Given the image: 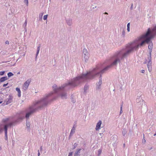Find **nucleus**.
Here are the masks:
<instances>
[{
  "mask_svg": "<svg viewBox=\"0 0 156 156\" xmlns=\"http://www.w3.org/2000/svg\"><path fill=\"white\" fill-rule=\"evenodd\" d=\"M156 34L151 32L150 28L147 31L143 34L133 42L129 44L125 49H123L119 51L117 56L120 59H123L127 57L131 53L137 51L139 47L144 45L145 44H149L148 48L150 51H152L153 44L151 39L153 38Z\"/></svg>",
  "mask_w": 156,
  "mask_h": 156,
  "instance_id": "nucleus-1",
  "label": "nucleus"
},
{
  "mask_svg": "<svg viewBox=\"0 0 156 156\" xmlns=\"http://www.w3.org/2000/svg\"><path fill=\"white\" fill-rule=\"evenodd\" d=\"M53 94L52 92H51L46 94L43 98L36 102L34 105L30 107L28 109V112L25 115V118L27 119L26 125L29 129L30 128V124L29 122H28L27 120L30 116L37 110L41 109L49 104L52 100H48V98L51 96Z\"/></svg>",
  "mask_w": 156,
  "mask_h": 156,
  "instance_id": "nucleus-2",
  "label": "nucleus"
},
{
  "mask_svg": "<svg viewBox=\"0 0 156 156\" xmlns=\"http://www.w3.org/2000/svg\"><path fill=\"white\" fill-rule=\"evenodd\" d=\"M120 61V59L119 58V57L117 55H116L114 57V61L113 62L111 65L108 66L103 69L101 70V69L99 67H97L94 70L89 72V73H94L92 75H90V76L92 75L93 76V77L90 79L94 78L96 77H99V81L97 84L96 86V89L97 90H99L101 89V86L102 83L101 74L104 73L113 66L116 65L117 63L119 62Z\"/></svg>",
  "mask_w": 156,
  "mask_h": 156,
  "instance_id": "nucleus-3",
  "label": "nucleus"
},
{
  "mask_svg": "<svg viewBox=\"0 0 156 156\" xmlns=\"http://www.w3.org/2000/svg\"><path fill=\"white\" fill-rule=\"evenodd\" d=\"M94 73H89V72L86 73L82 74L72 79L68 83H65L66 87L67 86L73 87L77 86L80 83L93 77V75H91V76H90V75H92Z\"/></svg>",
  "mask_w": 156,
  "mask_h": 156,
  "instance_id": "nucleus-4",
  "label": "nucleus"
},
{
  "mask_svg": "<svg viewBox=\"0 0 156 156\" xmlns=\"http://www.w3.org/2000/svg\"><path fill=\"white\" fill-rule=\"evenodd\" d=\"M14 122H10L9 123L5 124L4 126V129L5 130V139L6 140H8L7 136V129L8 128L12 126Z\"/></svg>",
  "mask_w": 156,
  "mask_h": 156,
  "instance_id": "nucleus-5",
  "label": "nucleus"
},
{
  "mask_svg": "<svg viewBox=\"0 0 156 156\" xmlns=\"http://www.w3.org/2000/svg\"><path fill=\"white\" fill-rule=\"evenodd\" d=\"M147 59L148 61L147 64V66L148 71H149V72H151L152 70L151 51H150V56L148 57Z\"/></svg>",
  "mask_w": 156,
  "mask_h": 156,
  "instance_id": "nucleus-6",
  "label": "nucleus"
},
{
  "mask_svg": "<svg viewBox=\"0 0 156 156\" xmlns=\"http://www.w3.org/2000/svg\"><path fill=\"white\" fill-rule=\"evenodd\" d=\"M66 87L65 84H63L61 87H58L56 85L54 84L53 86V88L54 91L55 93H57L63 90Z\"/></svg>",
  "mask_w": 156,
  "mask_h": 156,
  "instance_id": "nucleus-7",
  "label": "nucleus"
},
{
  "mask_svg": "<svg viewBox=\"0 0 156 156\" xmlns=\"http://www.w3.org/2000/svg\"><path fill=\"white\" fill-rule=\"evenodd\" d=\"M30 82L31 80H28L24 83L22 86V89L24 90L25 91L28 89Z\"/></svg>",
  "mask_w": 156,
  "mask_h": 156,
  "instance_id": "nucleus-8",
  "label": "nucleus"
},
{
  "mask_svg": "<svg viewBox=\"0 0 156 156\" xmlns=\"http://www.w3.org/2000/svg\"><path fill=\"white\" fill-rule=\"evenodd\" d=\"M13 97L11 95L9 96L8 98L6 100V105L9 104L12 102L13 100Z\"/></svg>",
  "mask_w": 156,
  "mask_h": 156,
  "instance_id": "nucleus-9",
  "label": "nucleus"
},
{
  "mask_svg": "<svg viewBox=\"0 0 156 156\" xmlns=\"http://www.w3.org/2000/svg\"><path fill=\"white\" fill-rule=\"evenodd\" d=\"M59 97L62 99H66L67 98V95L66 93L64 92H61L59 95Z\"/></svg>",
  "mask_w": 156,
  "mask_h": 156,
  "instance_id": "nucleus-10",
  "label": "nucleus"
},
{
  "mask_svg": "<svg viewBox=\"0 0 156 156\" xmlns=\"http://www.w3.org/2000/svg\"><path fill=\"white\" fill-rule=\"evenodd\" d=\"M101 121L99 120L98 122L97 123L95 128V129L97 131L99 130L100 129V127L101 124Z\"/></svg>",
  "mask_w": 156,
  "mask_h": 156,
  "instance_id": "nucleus-11",
  "label": "nucleus"
},
{
  "mask_svg": "<svg viewBox=\"0 0 156 156\" xmlns=\"http://www.w3.org/2000/svg\"><path fill=\"white\" fill-rule=\"evenodd\" d=\"M81 150V149L80 148H78L77 149L76 151L75 152L74 156H80Z\"/></svg>",
  "mask_w": 156,
  "mask_h": 156,
  "instance_id": "nucleus-12",
  "label": "nucleus"
},
{
  "mask_svg": "<svg viewBox=\"0 0 156 156\" xmlns=\"http://www.w3.org/2000/svg\"><path fill=\"white\" fill-rule=\"evenodd\" d=\"M66 23L69 26H71L72 25V20L71 19H68L66 20Z\"/></svg>",
  "mask_w": 156,
  "mask_h": 156,
  "instance_id": "nucleus-13",
  "label": "nucleus"
},
{
  "mask_svg": "<svg viewBox=\"0 0 156 156\" xmlns=\"http://www.w3.org/2000/svg\"><path fill=\"white\" fill-rule=\"evenodd\" d=\"M8 79L7 76H4L0 79V82H2Z\"/></svg>",
  "mask_w": 156,
  "mask_h": 156,
  "instance_id": "nucleus-14",
  "label": "nucleus"
},
{
  "mask_svg": "<svg viewBox=\"0 0 156 156\" xmlns=\"http://www.w3.org/2000/svg\"><path fill=\"white\" fill-rule=\"evenodd\" d=\"M83 54L84 55V58H85L86 56H87L88 55V53L87 50L86 48H84L83 50Z\"/></svg>",
  "mask_w": 156,
  "mask_h": 156,
  "instance_id": "nucleus-15",
  "label": "nucleus"
},
{
  "mask_svg": "<svg viewBox=\"0 0 156 156\" xmlns=\"http://www.w3.org/2000/svg\"><path fill=\"white\" fill-rule=\"evenodd\" d=\"M136 101L137 102L138 101L139 103H140L141 104H143V100L140 97H139V98H137Z\"/></svg>",
  "mask_w": 156,
  "mask_h": 156,
  "instance_id": "nucleus-16",
  "label": "nucleus"
},
{
  "mask_svg": "<svg viewBox=\"0 0 156 156\" xmlns=\"http://www.w3.org/2000/svg\"><path fill=\"white\" fill-rule=\"evenodd\" d=\"M75 128L74 127H73L70 133V136H72L73 134L75 132Z\"/></svg>",
  "mask_w": 156,
  "mask_h": 156,
  "instance_id": "nucleus-17",
  "label": "nucleus"
},
{
  "mask_svg": "<svg viewBox=\"0 0 156 156\" xmlns=\"http://www.w3.org/2000/svg\"><path fill=\"white\" fill-rule=\"evenodd\" d=\"M41 47V45L40 44L39 45V46L37 47V52L36 54V58H37V55H38V54H39V51L40 50V48Z\"/></svg>",
  "mask_w": 156,
  "mask_h": 156,
  "instance_id": "nucleus-18",
  "label": "nucleus"
},
{
  "mask_svg": "<svg viewBox=\"0 0 156 156\" xmlns=\"http://www.w3.org/2000/svg\"><path fill=\"white\" fill-rule=\"evenodd\" d=\"M16 90L18 92V96L19 97H20L21 96V91L20 89L19 88L17 87L16 88Z\"/></svg>",
  "mask_w": 156,
  "mask_h": 156,
  "instance_id": "nucleus-19",
  "label": "nucleus"
},
{
  "mask_svg": "<svg viewBox=\"0 0 156 156\" xmlns=\"http://www.w3.org/2000/svg\"><path fill=\"white\" fill-rule=\"evenodd\" d=\"M44 14V12H41L39 14V18L40 20H42V16Z\"/></svg>",
  "mask_w": 156,
  "mask_h": 156,
  "instance_id": "nucleus-20",
  "label": "nucleus"
},
{
  "mask_svg": "<svg viewBox=\"0 0 156 156\" xmlns=\"http://www.w3.org/2000/svg\"><path fill=\"white\" fill-rule=\"evenodd\" d=\"M151 32L156 34V26L151 30Z\"/></svg>",
  "mask_w": 156,
  "mask_h": 156,
  "instance_id": "nucleus-21",
  "label": "nucleus"
},
{
  "mask_svg": "<svg viewBox=\"0 0 156 156\" xmlns=\"http://www.w3.org/2000/svg\"><path fill=\"white\" fill-rule=\"evenodd\" d=\"M9 120V119L8 118H7L6 119H3L2 120V121L4 123H6V122L8 121Z\"/></svg>",
  "mask_w": 156,
  "mask_h": 156,
  "instance_id": "nucleus-22",
  "label": "nucleus"
},
{
  "mask_svg": "<svg viewBox=\"0 0 156 156\" xmlns=\"http://www.w3.org/2000/svg\"><path fill=\"white\" fill-rule=\"evenodd\" d=\"M127 133V132L126 130L125 129H123L122 131V133L123 136H124Z\"/></svg>",
  "mask_w": 156,
  "mask_h": 156,
  "instance_id": "nucleus-23",
  "label": "nucleus"
},
{
  "mask_svg": "<svg viewBox=\"0 0 156 156\" xmlns=\"http://www.w3.org/2000/svg\"><path fill=\"white\" fill-rule=\"evenodd\" d=\"M27 23V20H25V22L23 25V27L25 28L26 27Z\"/></svg>",
  "mask_w": 156,
  "mask_h": 156,
  "instance_id": "nucleus-24",
  "label": "nucleus"
},
{
  "mask_svg": "<svg viewBox=\"0 0 156 156\" xmlns=\"http://www.w3.org/2000/svg\"><path fill=\"white\" fill-rule=\"evenodd\" d=\"M7 75L9 77L13 76V74L11 72H9L8 73Z\"/></svg>",
  "mask_w": 156,
  "mask_h": 156,
  "instance_id": "nucleus-25",
  "label": "nucleus"
},
{
  "mask_svg": "<svg viewBox=\"0 0 156 156\" xmlns=\"http://www.w3.org/2000/svg\"><path fill=\"white\" fill-rule=\"evenodd\" d=\"M129 27H130V23H128L127 24V30L128 32H129L130 31Z\"/></svg>",
  "mask_w": 156,
  "mask_h": 156,
  "instance_id": "nucleus-26",
  "label": "nucleus"
},
{
  "mask_svg": "<svg viewBox=\"0 0 156 156\" xmlns=\"http://www.w3.org/2000/svg\"><path fill=\"white\" fill-rule=\"evenodd\" d=\"M88 88V86H85L84 87V92H86Z\"/></svg>",
  "mask_w": 156,
  "mask_h": 156,
  "instance_id": "nucleus-27",
  "label": "nucleus"
},
{
  "mask_svg": "<svg viewBox=\"0 0 156 156\" xmlns=\"http://www.w3.org/2000/svg\"><path fill=\"white\" fill-rule=\"evenodd\" d=\"M24 2L26 4L27 6L28 5V0H24Z\"/></svg>",
  "mask_w": 156,
  "mask_h": 156,
  "instance_id": "nucleus-28",
  "label": "nucleus"
},
{
  "mask_svg": "<svg viewBox=\"0 0 156 156\" xmlns=\"http://www.w3.org/2000/svg\"><path fill=\"white\" fill-rule=\"evenodd\" d=\"M48 16V15H44L43 17L44 20H46L47 19Z\"/></svg>",
  "mask_w": 156,
  "mask_h": 156,
  "instance_id": "nucleus-29",
  "label": "nucleus"
},
{
  "mask_svg": "<svg viewBox=\"0 0 156 156\" xmlns=\"http://www.w3.org/2000/svg\"><path fill=\"white\" fill-rule=\"evenodd\" d=\"M24 118H25V117H24V116H20L19 117V119H18V120H22L23 119H24Z\"/></svg>",
  "mask_w": 156,
  "mask_h": 156,
  "instance_id": "nucleus-30",
  "label": "nucleus"
},
{
  "mask_svg": "<svg viewBox=\"0 0 156 156\" xmlns=\"http://www.w3.org/2000/svg\"><path fill=\"white\" fill-rule=\"evenodd\" d=\"M122 105H121V107H120V114H121L122 112Z\"/></svg>",
  "mask_w": 156,
  "mask_h": 156,
  "instance_id": "nucleus-31",
  "label": "nucleus"
},
{
  "mask_svg": "<svg viewBox=\"0 0 156 156\" xmlns=\"http://www.w3.org/2000/svg\"><path fill=\"white\" fill-rule=\"evenodd\" d=\"M5 73V71H1L0 72V75H3Z\"/></svg>",
  "mask_w": 156,
  "mask_h": 156,
  "instance_id": "nucleus-32",
  "label": "nucleus"
},
{
  "mask_svg": "<svg viewBox=\"0 0 156 156\" xmlns=\"http://www.w3.org/2000/svg\"><path fill=\"white\" fill-rule=\"evenodd\" d=\"M122 34L123 37H124L125 35V32L124 30H123L122 32Z\"/></svg>",
  "mask_w": 156,
  "mask_h": 156,
  "instance_id": "nucleus-33",
  "label": "nucleus"
},
{
  "mask_svg": "<svg viewBox=\"0 0 156 156\" xmlns=\"http://www.w3.org/2000/svg\"><path fill=\"white\" fill-rule=\"evenodd\" d=\"M72 154H73V152H70L69 154V155H68V156H72Z\"/></svg>",
  "mask_w": 156,
  "mask_h": 156,
  "instance_id": "nucleus-34",
  "label": "nucleus"
},
{
  "mask_svg": "<svg viewBox=\"0 0 156 156\" xmlns=\"http://www.w3.org/2000/svg\"><path fill=\"white\" fill-rule=\"evenodd\" d=\"M5 44H9V42L8 41H6L5 42Z\"/></svg>",
  "mask_w": 156,
  "mask_h": 156,
  "instance_id": "nucleus-35",
  "label": "nucleus"
},
{
  "mask_svg": "<svg viewBox=\"0 0 156 156\" xmlns=\"http://www.w3.org/2000/svg\"><path fill=\"white\" fill-rule=\"evenodd\" d=\"M101 150H99L98 151V155L99 156L100 154H101Z\"/></svg>",
  "mask_w": 156,
  "mask_h": 156,
  "instance_id": "nucleus-36",
  "label": "nucleus"
},
{
  "mask_svg": "<svg viewBox=\"0 0 156 156\" xmlns=\"http://www.w3.org/2000/svg\"><path fill=\"white\" fill-rule=\"evenodd\" d=\"M8 83H7L6 84H4L3 85V87H5L8 85Z\"/></svg>",
  "mask_w": 156,
  "mask_h": 156,
  "instance_id": "nucleus-37",
  "label": "nucleus"
},
{
  "mask_svg": "<svg viewBox=\"0 0 156 156\" xmlns=\"http://www.w3.org/2000/svg\"><path fill=\"white\" fill-rule=\"evenodd\" d=\"M77 145V144L75 143L74 144L73 149H75L76 148V147Z\"/></svg>",
  "mask_w": 156,
  "mask_h": 156,
  "instance_id": "nucleus-38",
  "label": "nucleus"
},
{
  "mask_svg": "<svg viewBox=\"0 0 156 156\" xmlns=\"http://www.w3.org/2000/svg\"><path fill=\"white\" fill-rule=\"evenodd\" d=\"M141 72L142 73H144V72H145V70H141Z\"/></svg>",
  "mask_w": 156,
  "mask_h": 156,
  "instance_id": "nucleus-39",
  "label": "nucleus"
},
{
  "mask_svg": "<svg viewBox=\"0 0 156 156\" xmlns=\"http://www.w3.org/2000/svg\"><path fill=\"white\" fill-rule=\"evenodd\" d=\"M38 156H39L40 155V154L39 152V150H38Z\"/></svg>",
  "mask_w": 156,
  "mask_h": 156,
  "instance_id": "nucleus-40",
  "label": "nucleus"
},
{
  "mask_svg": "<svg viewBox=\"0 0 156 156\" xmlns=\"http://www.w3.org/2000/svg\"><path fill=\"white\" fill-rule=\"evenodd\" d=\"M99 134L100 135V136H101V137L103 135V133H99Z\"/></svg>",
  "mask_w": 156,
  "mask_h": 156,
  "instance_id": "nucleus-41",
  "label": "nucleus"
},
{
  "mask_svg": "<svg viewBox=\"0 0 156 156\" xmlns=\"http://www.w3.org/2000/svg\"><path fill=\"white\" fill-rule=\"evenodd\" d=\"M153 149V147H151L150 148H149V150H151L152 149Z\"/></svg>",
  "mask_w": 156,
  "mask_h": 156,
  "instance_id": "nucleus-42",
  "label": "nucleus"
},
{
  "mask_svg": "<svg viewBox=\"0 0 156 156\" xmlns=\"http://www.w3.org/2000/svg\"><path fill=\"white\" fill-rule=\"evenodd\" d=\"M145 142H146V140H145V139H144V141H143V142L144 143H145Z\"/></svg>",
  "mask_w": 156,
  "mask_h": 156,
  "instance_id": "nucleus-43",
  "label": "nucleus"
},
{
  "mask_svg": "<svg viewBox=\"0 0 156 156\" xmlns=\"http://www.w3.org/2000/svg\"><path fill=\"white\" fill-rule=\"evenodd\" d=\"M24 29H25V31L26 32L27 31V29H26V28H24Z\"/></svg>",
  "mask_w": 156,
  "mask_h": 156,
  "instance_id": "nucleus-44",
  "label": "nucleus"
},
{
  "mask_svg": "<svg viewBox=\"0 0 156 156\" xmlns=\"http://www.w3.org/2000/svg\"><path fill=\"white\" fill-rule=\"evenodd\" d=\"M104 14H108V13L107 12H105Z\"/></svg>",
  "mask_w": 156,
  "mask_h": 156,
  "instance_id": "nucleus-45",
  "label": "nucleus"
},
{
  "mask_svg": "<svg viewBox=\"0 0 156 156\" xmlns=\"http://www.w3.org/2000/svg\"><path fill=\"white\" fill-rule=\"evenodd\" d=\"M17 74H20V72H19L17 73Z\"/></svg>",
  "mask_w": 156,
  "mask_h": 156,
  "instance_id": "nucleus-46",
  "label": "nucleus"
},
{
  "mask_svg": "<svg viewBox=\"0 0 156 156\" xmlns=\"http://www.w3.org/2000/svg\"><path fill=\"white\" fill-rule=\"evenodd\" d=\"M72 101L73 102V103H74V102H75L76 101Z\"/></svg>",
  "mask_w": 156,
  "mask_h": 156,
  "instance_id": "nucleus-47",
  "label": "nucleus"
},
{
  "mask_svg": "<svg viewBox=\"0 0 156 156\" xmlns=\"http://www.w3.org/2000/svg\"><path fill=\"white\" fill-rule=\"evenodd\" d=\"M155 135H156V133L155 134H154V136H155Z\"/></svg>",
  "mask_w": 156,
  "mask_h": 156,
  "instance_id": "nucleus-48",
  "label": "nucleus"
},
{
  "mask_svg": "<svg viewBox=\"0 0 156 156\" xmlns=\"http://www.w3.org/2000/svg\"><path fill=\"white\" fill-rule=\"evenodd\" d=\"M40 149H41V150L42 149V148L41 147Z\"/></svg>",
  "mask_w": 156,
  "mask_h": 156,
  "instance_id": "nucleus-49",
  "label": "nucleus"
},
{
  "mask_svg": "<svg viewBox=\"0 0 156 156\" xmlns=\"http://www.w3.org/2000/svg\"><path fill=\"white\" fill-rule=\"evenodd\" d=\"M2 102V101H0V104Z\"/></svg>",
  "mask_w": 156,
  "mask_h": 156,
  "instance_id": "nucleus-50",
  "label": "nucleus"
},
{
  "mask_svg": "<svg viewBox=\"0 0 156 156\" xmlns=\"http://www.w3.org/2000/svg\"><path fill=\"white\" fill-rule=\"evenodd\" d=\"M95 8V7L93 8V9H94Z\"/></svg>",
  "mask_w": 156,
  "mask_h": 156,
  "instance_id": "nucleus-51",
  "label": "nucleus"
},
{
  "mask_svg": "<svg viewBox=\"0 0 156 156\" xmlns=\"http://www.w3.org/2000/svg\"><path fill=\"white\" fill-rule=\"evenodd\" d=\"M1 130H0V132H1Z\"/></svg>",
  "mask_w": 156,
  "mask_h": 156,
  "instance_id": "nucleus-52",
  "label": "nucleus"
}]
</instances>
